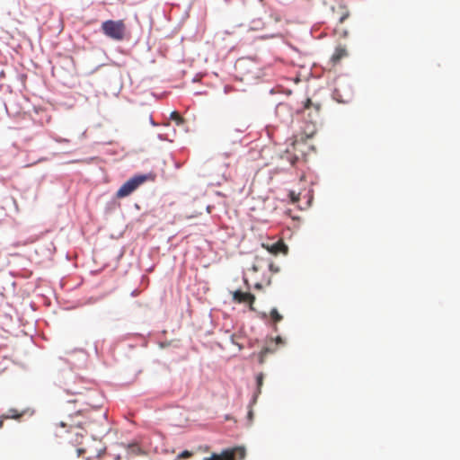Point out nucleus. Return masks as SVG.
<instances>
[{
  "label": "nucleus",
  "instance_id": "1",
  "mask_svg": "<svg viewBox=\"0 0 460 460\" xmlns=\"http://www.w3.org/2000/svg\"><path fill=\"white\" fill-rule=\"evenodd\" d=\"M78 416H79V414L77 413L75 418ZM82 424L90 428L91 425L93 424V422L90 420L82 422L80 420H75V417H69L67 420L60 421L58 423V426H60L62 428L68 427L69 428L68 431L74 433V435H75V438L71 439V443L75 444V446H80L82 444L83 438H84L85 434L87 433L85 429L81 427Z\"/></svg>",
  "mask_w": 460,
  "mask_h": 460
},
{
  "label": "nucleus",
  "instance_id": "2",
  "mask_svg": "<svg viewBox=\"0 0 460 460\" xmlns=\"http://www.w3.org/2000/svg\"><path fill=\"white\" fill-rule=\"evenodd\" d=\"M320 111L321 105L319 103H313L310 99L306 100L304 112H307V116L311 118L310 123L305 129L307 137H312L316 132V124L320 119Z\"/></svg>",
  "mask_w": 460,
  "mask_h": 460
},
{
  "label": "nucleus",
  "instance_id": "3",
  "mask_svg": "<svg viewBox=\"0 0 460 460\" xmlns=\"http://www.w3.org/2000/svg\"><path fill=\"white\" fill-rule=\"evenodd\" d=\"M102 30L107 37L115 40H121L125 36L126 26L122 20H108L102 22Z\"/></svg>",
  "mask_w": 460,
  "mask_h": 460
},
{
  "label": "nucleus",
  "instance_id": "4",
  "mask_svg": "<svg viewBox=\"0 0 460 460\" xmlns=\"http://www.w3.org/2000/svg\"><path fill=\"white\" fill-rule=\"evenodd\" d=\"M245 448L242 447H234L223 451L221 454H212L209 457L203 460H242L245 456Z\"/></svg>",
  "mask_w": 460,
  "mask_h": 460
},
{
  "label": "nucleus",
  "instance_id": "5",
  "mask_svg": "<svg viewBox=\"0 0 460 460\" xmlns=\"http://www.w3.org/2000/svg\"><path fill=\"white\" fill-rule=\"evenodd\" d=\"M146 181L145 176H137L127 181L117 191V198L121 199L130 195Z\"/></svg>",
  "mask_w": 460,
  "mask_h": 460
},
{
  "label": "nucleus",
  "instance_id": "6",
  "mask_svg": "<svg viewBox=\"0 0 460 460\" xmlns=\"http://www.w3.org/2000/svg\"><path fill=\"white\" fill-rule=\"evenodd\" d=\"M284 344L281 337L278 336L275 340H270V342L262 348L259 354V363L263 364L265 358L270 353H274L279 345Z\"/></svg>",
  "mask_w": 460,
  "mask_h": 460
},
{
  "label": "nucleus",
  "instance_id": "7",
  "mask_svg": "<svg viewBox=\"0 0 460 460\" xmlns=\"http://www.w3.org/2000/svg\"><path fill=\"white\" fill-rule=\"evenodd\" d=\"M233 300L236 303L248 304L251 310H253L252 305L255 301V296L251 293L242 292L240 290H236L233 292Z\"/></svg>",
  "mask_w": 460,
  "mask_h": 460
},
{
  "label": "nucleus",
  "instance_id": "8",
  "mask_svg": "<svg viewBox=\"0 0 460 460\" xmlns=\"http://www.w3.org/2000/svg\"><path fill=\"white\" fill-rule=\"evenodd\" d=\"M262 247L273 255H278L279 253L286 254L288 252V246L281 239L273 243H262Z\"/></svg>",
  "mask_w": 460,
  "mask_h": 460
},
{
  "label": "nucleus",
  "instance_id": "9",
  "mask_svg": "<svg viewBox=\"0 0 460 460\" xmlns=\"http://www.w3.org/2000/svg\"><path fill=\"white\" fill-rule=\"evenodd\" d=\"M271 322L273 323L274 331H278L277 323L283 320V316L279 313L277 308H272L269 314Z\"/></svg>",
  "mask_w": 460,
  "mask_h": 460
},
{
  "label": "nucleus",
  "instance_id": "10",
  "mask_svg": "<svg viewBox=\"0 0 460 460\" xmlns=\"http://www.w3.org/2000/svg\"><path fill=\"white\" fill-rule=\"evenodd\" d=\"M347 55V51L345 49L337 48L335 52L332 57V61L333 64L338 63L341 58H343Z\"/></svg>",
  "mask_w": 460,
  "mask_h": 460
},
{
  "label": "nucleus",
  "instance_id": "11",
  "mask_svg": "<svg viewBox=\"0 0 460 460\" xmlns=\"http://www.w3.org/2000/svg\"><path fill=\"white\" fill-rule=\"evenodd\" d=\"M95 420L100 428L104 427L107 423V414L105 411H99L95 413Z\"/></svg>",
  "mask_w": 460,
  "mask_h": 460
},
{
  "label": "nucleus",
  "instance_id": "12",
  "mask_svg": "<svg viewBox=\"0 0 460 460\" xmlns=\"http://www.w3.org/2000/svg\"><path fill=\"white\" fill-rule=\"evenodd\" d=\"M23 413L18 412L16 409H10L7 412V414L4 415V418L5 419H19L22 416Z\"/></svg>",
  "mask_w": 460,
  "mask_h": 460
},
{
  "label": "nucleus",
  "instance_id": "13",
  "mask_svg": "<svg viewBox=\"0 0 460 460\" xmlns=\"http://www.w3.org/2000/svg\"><path fill=\"white\" fill-rule=\"evenodd\" d=\"M263 379L264 375L262 373H260L256 376V382H257V394H261V390L263 385Z\"/></svg>",
  "mask_w": 460,
  "mask_h": 460
},
{
  "label": "nucleus",
  "instance_id": "14",
  "mask_svg": "<svg viewBox=\"0 0 460 460\" xmlns=\"http://www.w3.org/2000/svg\"><path fill=\"white\" fill-rule=\"evenodd\" d=\"M290 200L293 204L296 203L300 199V193H296L294 190H291L288 194Z\"/></svg>",
  "mask_w": 460,
  "mask_h": 460
},
{
  "label": "nucleus",
  "instance_id": "15",
  "mask_svg": "<svg viewBox=\"0 0 460 460\" xmlns=\"http://www.w3.org/2000/svg\"><path fill=\"white\" fill-rule=\"evenodd\" d=\"M192 456V453L190 451H188V450H184L183 452H181L178 457L179 458H190V456Z\"/></svg>",
  "mask_w": 460,
  "mask_h": 460
},
{
  "label": "nucleus",
  "instance_id": "16",
  "mask_svg": "<svg viewBox=\"0 0 460 460\" xmlns=\"http://www.w3.org/2000/svg\"><path fill=\"white\" fill-rule=\"evenodd\" d=\"M349 13L348 11L342 12L341 17L339 18V22L342 23L349 17Z\"/></svg>",
  "mask_w": 460,
  "mask_h": 460
},
{
  "label": "nucleus",
  "instance_id": "17",
  "mask_svg": "<svg viewBox=\"0 0 460 460\" xmlns=\"http://www.w3.org/2000/svg\"><path fill=\"white\" fill-rule=\"evenodd\" d=\"M171 117H172V119L177 120L179 122H181L182 120V119L180 116V114L178 112H176V111L172 112Z\"/></svg>",
  "mask_w": 460,
  "mask_h": 460
},
{
  "label": "nucleus",
  "instance_id": "18",
  "mask_svg": "<svg viewBox=\"0 0 460 460\" xmlns=\"http://www.w3.org/2000/svg\"><path fill=\"white\" fill-rule=\"evenodd\" d=\"M76 451H77V455H78V456H81V455H83V454L86 453L87 449H86V448H84V447H78V448L76 449Z\"/></svg>",
  "mask_w": 460,
  "mask_h": 460
},
{
  "label": "nucleus",
  "instance_id": "19",
  "mask_svg": "<svg viewBox=\"0 0 460 460\" xmlns=\"http://www.w3.org/2000/svg\"><path fill=\"white\" fill-rule=\"evenodd\" d=\"M270 270L273 272H278L279 271V269L278 268H275L274 265L271 263L270 264Z\"/></svg>",
  "mask_w": 460,
  "mask_h": 460
},
{
  "label": "nucleus",
  "instance_id": "20",
  "mask_svg": "<svg viewBox=\"0 0 460 460\" xmlns=\"http://www.w3.org/2000/svg\"><path fill=\"white\" fill-rule=\"evenodd\" d=\"M4 420H5V418H4V415H3V416H1V418H0V429L3 427Z\"/></svg>",
  "mask_w": 460,
  "mask_h": 460
},
{
  "label": "nucleus",
  "instance_id": "21",
  "mask_svg": "<svg viewBox=\"0 0 460 460\" xmlns=\"http://www.w3.org/2000/svg\"><path fill=\"white\" fill-rule=\"evenodd\" d=\"M261 317L262 319H266L268 317V314L266 313H262Z\"/></svg>",
  "mask_w": 460,
  "mask_h": 460
},
{
  "label": "nucleus",
  "instance_id": "22",
  "mask_svg": "<svg viewBox=\"0 0 460 460\" xmlns=\"http://www.w3.org/2000/svg\"><path fill=\"white\" fill-rule=\"evenodd\" d=\"M248 417H249V419H252V410H251V411H249V412H248Z\"/></svg>",
  "mask_w": 460,
  "mask_h": 460
},
{
  "label": "nucleus",
  "instance_id": "23",
  "mask_svg": "<svg viewBox=\"0 0 460 460\" xmlns=\"http://www.w3.org/2000/svg\"><path fill=\"white\" fill-rule=\"evenodd\" d=\"M87 419H89V420H92V419H93V414H92V413H91V414H89V416H87Z\"/></svg>",
  "mask_w": 460,
  "mask_h": 460
}]
</instances>
